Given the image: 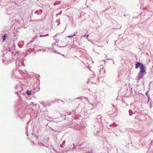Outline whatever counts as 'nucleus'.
Instances as JSON below:
<instances>
[{"label":"nucleus","mask_w":153,"mask_h":153,"mask_svg":"<svg viewBox=\"0 0 153 153\" xmlns=\"http://www.w3.org/2000/svg\"><path fill=\"white\" fill-rule=\"evenodd\" d=\"M139 66L140 67V73L145 72L146 68L143 64H142L141 63L137 62L135 64L136 68L137 69L138 68Z\"/></svg>","instance_id":"f257e3e1"},{"label":"nucleus","mask_w":153,"mask_h":153,"mask_svg":"<svg viewBox=\"0 0 153 153\" xmlns=\"http://www.w3.org/2000/svg\"><path fill=\"white\" fill-rule=\"evenodd\" d=\"M26 93L27 95H30L32 94L31 93V92L30 91H29L28 90H27L26 91Z\"/></svg>","instance_id":"f03ea898"},{"label":"nucleus","mask_w":153,"mask_h":153,"mask_svg":"<svg viewBox=\"0 0 153 153\" xmlns=\"http://www.w3.org/2000/svg\"><path fill=\"white\" fill-rule=\"evenodd\" d=\"M7 36V35L5 34L3 36H2V38L3 39V42L4 41L5 39H6L5 37Z\"/></svg>","instance_id":"7ed1b4c3"},{"label":"nucleus","mask_w":153,"mask_h":153,"mask_svg":"<svg viewBox=\"0 0 153 153\" xmlns=\"http://www.w3.org/2000/svg\"><path fill=\"white\" fill-rule=\"evenodd\" d=\"M146 96H147V97H148V99H149V95L148 94V92H146Z\"/></svg>","instance_id":"20e7f679"},{"label":"nucleus","mask_w":153,"mask_h":153,"mask_svg":"<svg viewBox=\"0 0 153 153\" xmlns=\"http://www.w3.org/2000/svg\"><path fill=\"white\" fill-rule=\"evenodd\" d=\"M72 36H68V37H72Z\"/></svg>","instance_id":"39448f33"},{"label":"nucleus","mask_w":153,"mask_h":153,"mask_svg":"<svg viewBox=\"0 0 153 153\" xmlns=\"http://www.w3.org/2000/svg\"><path fill=\"white\" fill-rule=\"evenodd\" d=\"M89 35H87L86 36V37L87 38L88 37V36Z\"/></svg>","instance_id":"423d86ee"},{"label":"nucleus","mask_w":153,"mask_h":153,"mask_svg":"<svg viewBox=\"0 0 153 153\" xmlns=\"http://www.w3.org/2000/svg\"><path fill=\"white\" fill-rule=\"evenodd\" d=\"M86 36V35H85L83 36V37Z\"/></svg>","instance_id":"0eeeda50"},{"label":"nucleus","mask_w":153,"mask_h":153,"mask_svg":"<svg viewBox=\"0 0 153 153\" xmlns=\"http://www.w3.org/2000/svg\"><path fill=\"white\" fill-rule=\"evenodd\" d=\"M86 36V35H85L83 36V37Z\"/></svg>","instance_id":"6e6552de"},{"label":"nucleus","mask_w":153,"mask_h":153,"mask_svg":"<svg viewBox=\"0 0 153 153\" xmlns=\"http://www.w3.org/2000/svg\"><path fill=\"white\" fill-rule=\"evenodd\" d=\"M75 34H74L73 36H75Z\"/></svg>","instance_id":"1a4fd4ad"},{"label":"nucleus","mask_w":153,"mask_h":153,"mask_svg":"<svg viewBox=\"0 0 153 153\" xmlns=\"http://www.w3.org/2000/svg\"><path fill=\"white\" fill-rule=\"evenodd\" d=\"M152 68H153V65H152Z\"/></svg>","instance_id":"9d476101"}]
</instances>
